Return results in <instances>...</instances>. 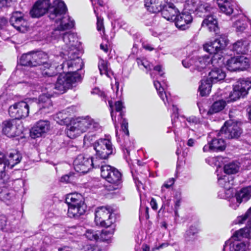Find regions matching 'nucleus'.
I'll use <instances>...</instances> for the list:
<instances>
[{"mask_svg": "<svg viewBox=\"0 0 251 251\" xmlns=\"http://www.w3.org/2000/svg\"><path fill=\"white\" fill-rule=\"evenodd\" d=\"M198 232V229L195 226H191L186 231L185 234V239L187 241L194 240L196 237V234Z\"/></svg>", "mask_w": 251, "mask_h": 251, "instance_id": "45", "label": "nucleus"}, {"mask_svg": "<svg viewBox=\"0 0 251 251\" xmlns=\"http://www.w3.org/2000/svg\"><path fill=\"white\" fill-rule=\"evenodd\" d=\"M234 222L236 224H243L246 222L247 225L245 227L236 231L230 241L225 243L223 251H226L229 249V251H246L247 245L241 240L243 238H247L249 236L251 228V207L244 214L237 217Z\"/></svg>", "mask_w": 251, "mask_h": 251, "instance_id": "2", "label": "nucleus"}, {"mask_svg": "<svg viewBox=\"0 0 251 251\" xmlns=\"http://www.w3.org/2000/svg\"><path fill=\"white\" fill-rule=\"evenodd\" d=\"M226 77V74L221 69L214 68L208 73V78L211 82L216 83L223 80Z\"/></svg>", "mask_w": 251, "mask_h": 251, "instance_id": "30", "label": "nucleus"}, {"mask_svg": "<svg viewBox=\"0 0 251 251\" xmlns=\"http://www.w3.org/2000/svg\"><path fill=\"white\" fill-rule=\"evenodd\" d=\"M197 8V9L196 10L195 13L200 17L205 16L204 15H203V14L210 11L212 9V7L210 6L209 4L207 3H202L201 1L200 4L198 5Z\"/></svg>", "mask_w": 251, "mask_h": 251, "instance_id": "43", "label": "nucleus"}, {"mask_svg": "<svg viewBox=\"0 0 251 251\" xmlns=\"http://www.w3.org/2000/svg\"><path fill=\"white\" fill-rule=\"evenodd\" d=\"M147 9L152 13L161 12L162 17L168 21H174L179 11L174 3L168 0H144Z\"/></svg>", "mask_w": 251, "mask_h": 251, "instance_id": "5", "label": "nucleus"}, {"mask_svg": "<svg viewBox=\"0 0 251 251\" xmlns=\"http://www.w3.org/2000/svg\"><path fill=\"white\" fill-rule=\"evenodd\" d=\"M114 233V230L104 229L101 232L99 230H95L92 229H87L85 233L86 237L91 241H97L100 235H101V237L105 240H108L109 238L111 237L112 235Z\"/></svg>", "mask_w": 251, "mask_h": 251, "instance_id": "24", "label": "nucleus"}, {"mask_svg": "<svg viewBox=\"0 0 251 251\" xmlns=\"http://www.w3.org/2000/svg\"><path fill=\"white\" fill-rule=\"evenodd\" d=\"M26 18L23 13L16 11L10 19V24L17 30L25 32L27 30L29 26Z\"/></svg>", "mask_w": 251, "mask_h": 251, "instance_id": "18", "label": "nucleus"}, {"mask_svg": "<svg viewBox=\"0 0 251 251\" xmlns=\"http://www.w3.org/2000/svg\"><path fill=\"white\" fill-rule=\"evenodd\" d=\"M101 130L99 123L89 116L79 118L67 126L66 133L70 138H75L82 133Z\"/></svg>", "mask_w": 251, "mask_h": 251, "instance_id": "3", "label": "nucleus"}, {"mask_svg": "<svg viewBox=\"0 0 251 251\" xmlns=\"http://www.w3.org/2000/svg\"><path fill=\"white\" fill-rule=\"evenodd\" d=\"M65 201L68 206L67 215L69 217L78 219L85 214L87 206L81 194L78 193L68 194Z\"/></svg>", "mask_w": 251, "mask_h": 251, "instance_id": "7", "label": "nucleus"}, {"mask_svg": "<svg viewBox=\"0 0 251 251\" xmlns=\"http://www.w3.org/2000/svg\"><path fill=\"white\" fill-rule=\"evenodd\" d=\"M196 142V140L193 138H190L187 141L186 145L188 147H192L195 145Z\"/></svg>", "mask_w": 251, "mask_h": 251, "instance_id": "63", "label": "nucleus"}, {"mask_svg": "<svg viewBox=\"0 0 251 251\" xmlns=\"http://www.w3.org/2000/svg\"><path fill=\"white\" fill-rule=\"evenodd\" d=\"M203 27H207L210 31H216L218 28L217 19L212 15L206 16L201 24Z\"/></svg>", "mask_w": 251, "mask_h": 251, "instance_id": "34", "label": "nucleus"}, {"mask_svg": "<svg viewBox=\"0 0 251 251\" xmlns=\"http://www.w3.org/2000/svg\"><path fill=\"white\" fill-rule=\"evenodd\" d=\"M239 71H243L249 68L250 66V59L244 55L236 56Z\"/></svg>", "mask_w": 251, "mask_h": 251, "instance_id": "39", "label": "nucleus"}, {"mask_svg": "<svg viewBox=\"0 0 251 251\" xmlns=\"http://www.w3.org/2000/svg\"><path fill=\"white\" fill-rule=\"evenodd\" d=\"M181 118V120H180V122L184 123V124L181 125L184 127L197 128H199L201 124V119L195 116H191L187 118L183 116Z\"/></svg>", "mask_w": 251, "mask_h": 251, "instance_id": "28", "label": "nucleus"}, {"mask_svg": "<svg viewBox=\"0 0 251 251\" xmlns=\"http://www.w3.org/2000/svg\"><path fill=\"white\" fill-rule=\"evenodd\" d=\"M217 4L220 10L227 15L233 12V4L230 0H217Z\"/></svg>", "mask_w": 251, "mask_h": 251, "instance_id": "32", "label": "nucleus"}, {"mask_svg": "<svg viewBox=\"0 0 251 251\" xmlns=\"http://www.w3.org/2000/svg\"><path fill=\"white\" fill-rule=\"evenodd\" d=\"M239 163L232 162L226 164L224 166V172L226 174H234L237 173L239 170Z\"/></svg>", "mask_w": 251, "mask_h": 251, "instance_id": "42", "label": "nucleus"}, {"mask_svg": "<svg viewBox=\"0 0 251 251\" xmlns=\"http://www.w3.org/2000/svg\"><path fill=\"white\" fill-rule=\"evenodd\" d=\"M64 30L63 29H59L57 26H55V28L51 33V37L52 39L56 40L59 39L61 35L64 34V33H62Z\"/></svg>", "mask_w": 251, "mask_h": 251, "instance_id": "51", "label": "nucleus"}, {"mask_svg": "<svg viewBox=\"0 0 251 251\" xmlns=\"http://www.w3.org/2000/svg\"><path fill=\"white\" fill-rule=\"evenodd\" d=\"M98 68L101 75H105L107 77H110L113 74L112 72L109 68L107 61L100 59L98 63Z\"/></svg>", "mask_w": 251, "mask_h": 251, "instance_id": "38", "label": "nucleus"}, {"mask_svg": "<svg viewBox=\"0 0 251 251\" xmlns=\"http://www.w3.org/2000/svg\"><path fill=\"white\" fill-rule=\"evenodd\" d=\"M96 151V156L100 159H107L113 153L114 148L110 140L108 138H100L93 145Z\"/></svg>", "mask_w": 251, "mask_h": 251, "instance_id": "11", "label": "nucleus"}, {"mask_svg": "<svg viewBox=\"0 0 251 251\" xmlns=\"http://www.w3.org/2000/svg\"><path fill=\"white\" fill-rule=\"evenodd\" d=\"M137 62L139 66H143L147 71L151 69V65L145 58H137Z\"/></svg>", "mask_w": 251, "mask_h": 251, "instance_id": "50", "label": "nucleus"}, {"mask_svg": "<svg viewBox=\"0 0 251 251\" xmlns=\"http://www.w3.org/2000/svg\"><path fill=\"white\" fill-rule=\"evenodd\" d=\"M33 57H31L29 52L23 54L20 59V62L23 66H30L31 61L30 59L32 58Z\"/></svg>", "mask_w": 251, "mask_h": 251, "instance_id": "47", "label": "nucleus"}, {"mask_svg": "<svg viewBox=\"0 0 251 251\" xmlns=\"http://www.w3.org/2000/svg\"><path fill=\"white\" fill-rule=\"evenodd\" d=\"M11 2V0H0V8L9 6Z\"/></svg>", "mask_w": 251, "mask_h": 251, "instance_id": "61", "label": "nucleus"}, {"mask_svg": "<svg viewBox=\"0 0 251 251\" xmlns=\"http://www.w3.org/2000/svg\"><path fill=\"white\" fill-rule=\"evenodd\" d=\"M236 197V201H239L241 203L243 202H246L251 197V187H247L242 188L235 194Z\"/></svg>", "mask_w": 251, "mask_h": 251, "instance_id": "31", "label": "nucleus"}, {"mask_svg": "<svg viewBox=\"0 0 251 251\" xmlns=\"http://www.w3.org/2000/svg\"><path fill=\"white\" fill-rule=\"evenodd\" d=\"M178 108L175 105H173V113L172 115V123L174 124L175 122H176L175 118H176L178 119Z\"/></svg>", "mask_w": 251, "mask_h": 251, "instance_id": "58", "label": "nucleus"}, {"mask_svg": "<svg viewBox=\"0 0 251 251\" xmlns=\"http://www.w3.org/2000/svg\"><path fill=\"white\" fill-rule=\"evenodd\" d=\"M242 131V129L236 122L232 120L225 122L218 133L219 136H222L228 139L238 138L240 137Z\"/></svg>", "mask_w": 251, "mask_h": 251, "instance_id": "16", "label": "nucleus"}, {"mask_svg": "<svg viewBox=\"0 0 251 251\" xmlns=\"http://www.w3.org/2000/svg\"><path fill=\"white\" fill-rule=\"evenodd\" d=\"M223 180H220L219 181V185L223 188H225L226 190H230L233 185V181L232 177L230 176V179H228L225 183H223Z\"/></svg>", "mask_w": 251, "mask_h": 251, "instance_id": "49", "label": "nucleus"}, {"mask_svg": "<svg viewBox=\"0 0 251 251\" xmlns=\"http://www.w3.org/2000/svg\"><path fill=\"white\" fill-rule=\"evenodd\" d=\"M109 104L111 108V116L112 120L115 125V128H116V113H119L118 117V122L123 119V117L124 115L123 109L125 108L123 102L121 100L117 101L115 102L114 105H112V102L111 101H109Z\"/></svg>", "mask_w": 251, "mask_h": 251, "instance_id": "25", "label": "nucleus"}, {"mask_svg": "<svg viewBox=\"0 0 251 251\" xmlns=\"http://www.w3.org/2000/svg\"><path fill=\"white\" fill-rule=\"evenodd\" d=\"M65 45L63 51L61 53L63 56H67L68 61H72L73 64L82 66V60L79 57L80 51L79 49L80 43L78 41L76 35L73 33L67 32L63 34L62 38Z\"/></svg>", "mask_w": 251, "mask_h": 251, "instance_id": "6", "label": "nucleus"}, {"mask_svg": "<svg viewBox=\"0 0 251 251\" xmlns=\"http://www.w3.org/2000/svg\"><path fill=\"white\" fill-rule=\"evenodd\" d=\"M200 3V0H186L184 4V10L195 13Z\"/></svg>", "mask_w": 251, "mask_h": 251, "instance_id": "41", "label": "nucleus"}, {"mask_svg": "<svg viewBox=\"0 0 251 251\" xmlns=\"http://www.w3.org/2000/svg\"><path fill=\"white\" fill-rule=\"evenodd\" d=\"M229 43V40L226 35H221L220 37L213 42L205 44L203 45V49L210 54H213L211 57L214 61L216 60L217 62L222 59L224 50Z\"/></svg>", "mask_w": 251, "mask_h": 251, "instance_id": "8", "label": "nucleus"}, {"mask_svg": "<svg viewBox=\"0 0 251 251\" xmlns=\"http://www.w3.org/2000/svg\"><path fill=\"white\" fill-rule=\"evenodd\" d=\"M29 105L25 101L15 103L9 107L10 116L16 119H21L26 117L29 114Z\"/></svg>", "mask_w": 251, "mask_h": 251, "instance_id": "17", "label": "nucleus"}, {"mask_svg": "<svg viewBox=\"0 0 251 251\" xmlns=\"http://www.w3.org/2000/svg\"><path fill=\"white\" fill-rule=\"evenodd\" d=\"M213 146L211 144V141H209L208 144L205 145L203 148V152L214 151Z\"/></svg>", "mask_w": 251, "mask_h": 251, "instance_id": "59", "label": "nucleus"}, {"mask_svg": "<svg viewBox=\"0 0 251 251\" xmlns=\"http://www.w3.org/2000/svg\"><path fill=\"white\" fill-rule=\"evenodd\" d=\"M150 204L153 209L156 210L157 209V202L154 199L152 198L151 199Z\"/></svg>", "mask_w": 251, "mask_h": 251, "instance_id": "62", "label": "nucleus"}, {"mask_svg": "<svg viewBox=\"0 0 251 251\" xmlns=\"http://www.w3.org/2000/svg\"><path fill=\"white\" fill-rule=\"evenodd\" d=\"M92 5L93 6L94 12L97 17V29L99 31H100L103 29V19L101 18L100 16H99V12L97 7H95L94 5L98 3L100 6H102L103 5V1L102 0H91Z\"/></svg>", "mask_w": 251, "mask_h": 251, "instance_id": "36", "label": "nucleus"}, {"mask_svg": "<svg viewBox=\"0 0 251 251\" xmlns=\"http://www.w3.org/2000/svg\"><path fill=\"white\" fill-rule=\"evenodd\" d=\"M22 158V156L18 151H13L9 154L8 158L6 159L7 162V168H12L21 162Z\"/></svg>", "mask_w": 251, "mask_h": 251, "instance_id": "33", "label": "nucleus"}, {"mask_svg": "<svg viewBox=\"0 0 251 251\" xmlns=\"http://www.w3.org/2000/svg\"><path fill=\"white\" fill-rule=\"evenodd\" d=\"M222 160V157L221 156H217L214 157H211L208 159V160L210 161L213 163H214L215 165L216 166H220V161Z\"/></svg>", "mask_w": 251, "mask_h": 251, "instance_id": "57", "label": "nucleus"}, {"mask_svg": "<svg viewBox=\"0 0 251 251\" xmlns=\"http://www.w3.org/2000/svg\"><path fill=\"white\" fill-rule=\"evenodd\" d=\"M247 18L243 15H241L239 18L233 24V26L236 29L237 32H242L247 27L248 25Z\"/></svg>", "mask_w": 251, "mask_h": 251, "instance_id": "35", "label": "nucleus"}, {"mask_svg": "<svg viewBox=\"0 0 251 251\" xmlns=\"http://www.w3.org/2000/svg\"><path fill=\"white\" fill-rule=\"evenodd\" d=\"M111 211V209L107 207L101 206L97 208L95 212V218L96 224L101 226H110L114 222Z\"/></svg>", "mask_w": 251, "mask_h": 251, "instance_id": "14", "label": "nucleus"}, {"mask_svg": "<svg viewBox=\"0 0 251 251\" xmlns=\"http://www.w3.org/2000/svg\"><path fill=\"white\" fill-rule=\"evenodd\" d=\"M7 168V162L4 157H0V180L5 176V170Z\"/></svg>", "mask_w": 251, "mask_h": 251, "instance_id": "46", "label": "nucleus"}, {"mask_svg": "<svg viewBox=\"0 0 251 251\" xmlns=\"http://www.w3.org/2000/svg\"><path fill=\"white\" fill-rule=\"evenodd\" d=\"M214 151H221L226 149V145L224 140L221 138H213L211 141Z\"/></svg>", "mask_w": 251, "mask_h": 251, "instance_id": "40", "label": "nucleus"}, {"mask_svg": "<svg viewBox=\"0 0 251 251\" xmlns=\"http://www.w3.org/2000/svg\"><path fill=\"white\" fill-rule=\"evenodd\" d=\"M82 228L79 226H73L71 227H68L66 229V232L70 234L78 235L80 233V230Z\"/></svg>", "mask_w": 251, "mask_h": 251, "instance_id": "48", "label": "nucleus"}, {"mask_svg": "<svg viewBox=\"0 0 251 251\" xmlns=\"http://www.w3.org/2000/svg\"><path fill=\"white\" fill-rule=\"evenodd\" d=\"M220 95L221 97V99L215 101L212 104L207 112V114L208 115H212L214 113H218L222 111L226 107L227 102L226 99L223 98L224 97L223 94L221 93Z\"/></svg>", "mask_w": 251, "mask_h": 251, "instance_id": "29", "label": "nucleus"}, {"mask_svg": "<svg viewBox=\"0 0 251 251\" xmlns=\"http://www.w3.org/2000/svg\"><path fill=\"white\" fill-rule=\"evenodd\" d=\"M33 55L37 56L34 58V63H36V66H41V74L43 76L51 77L56 75L55 70L58 66L55 63H51L47 61L48 58L47 53L43 51H33Z\"/></svg>", "mask_w": 251, "mask_h": 251, "instance_id": "10", "label": "nucleus"}, {"mask_svg": "<svg viewBox=\"0 0 251 251\" xmlns=\"http://www.w3.org/2000/svg\"><path fill=\"white\" fill-rule=\"evenodd\" d=\"M48 96L46 94H43L39 98L38 106L39 110L38 114H46L49 113L52 109V104L50 97L53 96V93L47 90Z\"/></svg>", "mask_w": 251, "mask_h": 251, "instance_id": "21", "label": "nucleus"}, {"mask_svg": "<svg viewBox=\"0 0 251 251\" xmlns=\"http://www.w3.org/2000/svg\"><path fill=\"white\" fill-rule=\"evenodd\" d=\"M195 57L193 58H187L183 60L182 63L183 66L186 68H189L191 65L194 66Z\"/></svg>", "mask_w": 251, "mask_h": 251, "instance_id": "53", "label": "nucleus"}, {"mask_svg": "<svg viewBox=\"0 0 251 251\" xmlns=\"http://www.w3.org/2000/svg\"><path fill=\"white\" fill-rule=\"evenodd\" d=\"M74 167L75 171L79 173H87L92 168L90 157L83 154L78 155L74 161Z\"/></svg>", "mask_w": 251, "mask_h": 251, "instance_id": "20", "label": "nucleus"}, {"mask_svg": "<svg viewBox=\"0 0 251 251\" xmlns=\"http://www.w3.org/2000/svg\"><path fill=\"white\" fill-rule=\"evenodd\" d=\"M63 70L67 71V74H60L57 77V80L54 84H49L46 87L48 91L50 92L52 89L55 90L52 93L63 94L70 89L75 82L80 81L81 75L76 72L82 68V66L73 64L72 61H66L62 64Z\"/></svg>", "mask_w": 251, "mask_h": 251, "instance_id": "1", "label": "nucleus"}, {"mask_svg": "<svg viewBox=\"0 0 251 251\" xmlns=\"http://www.w3.org/2000/svg\"><path fill=\"white\" fill-rule=\"evenodd\" d=\"M210 63H215V61L208 55L195 57L194 67L198 71L201 72Z\"/></svg>", "mask_w": 251, "mask_h": 251, "instance_id": "27", "label": "nucleus"}, {"mask_svg": "<svg viewBox=\"0 0 251 251\" xmlns=\"http://www.w3.org/2000/svg\"><path fill=\"white\" fill-rule=\"evenodd\" d=\"M50 128V122L47 120H40L32 128L31 134L33 138L41 136L43 134L47 132Z\"/></svg>", "mask_w": 251, "mask_h": 251, "instance_id": "26", "label": "nucleus"}, {"mask_svg": "<svg viewBox=\"0 0 251 251\" xmlns=\"http://www.w3.org/2000/svg\"><path fill=\"white\" fill-rule=\"evenodd\" d=\"M121 128L122 130L125 132V133L128 135L129 132L128 130V123L126 121V120L125 119L123 120L122 125H121Z\"/></svg>", "mask_w": 251, "mask_h": 251, "instance_id": "56", "label": "nucleus"}, {"mask_svg": "<svg viewBox=\"0 0 251 251\" xmlns=\"http://www.w3.org/2000/svg\"><path fill=\"white\" fill-rule=\"evenodd\" d=\"M251 88V81L248 80H241L234 86L233 91L230 92L229 97L224 96L227 102L235 101L241 97L248 94V91Z\"/></svg>", "mask_w": 251, "mask_h": 251, "instance_id": "12", "label": "nucleus"}, {"mask_svg": "<svg viewBox=\"0 0 251 251\" xmlns=\"http://www.w3.org/2000/svg\"><path fill=\"white\" fill-rule=\"evenodd\" d=\"M154 70L158 73V75L160 76V78H157V80L154 81V86L159 97L164 101L165 104H166V102H170L171 98L170 93H168L166 91L167 87L166 82L165 80L162 79V77H164V72L162 70V67L160 65L155 66Z\"/></svg>", "mask_w": 251, "mask_h": 251, "instance_id": "13", "label": "nucleus"}, {"mask_svg": "<svg viewBox=\"0 0 251 251\" xmlns=\"http://www.w3.org/2000/svg\"><path fill=\"white\" fill-rule=\"evenodd\" d=\"M67 7L64 2L60 0H55L50 9L49 17L54 20L55 26L63 30L69 29L74 26V21L66 15Z\"/></svg>", "mask_w": 251, "mask_h": 251, "instance_id": "4", "label": "nucleus"}, {"mask_svg": "<svg viewBox=\"0 0 251 251\" xmlns=\"http://www.w3.org/2000/svg\"><path fill=\"white\" fill-rule=\"evenodd\" d=\"M175 180L173 178H170L167 181L164 182L163 185L161 188L162 192L164 191V188H170L174 183Z\"/></svg>", "mask_w": 251, "mask_h": 251, "instance_id": "54", "label": "nucleus"}, {"mask_svg": "<svg viewBox=\"0 0 251 251\" xmlns=\"http://www.w3.org/2000/svg\"><path fill=\"white\" fill-rule=\"evenodd\" d=\"M229 207L234 210L236 209L241 204L239 201H236V197L235 195L229 199Z\"/></svg>", "mask_w": 251, "mask_h": 251, "instance_id": "52", "label": "nucleus"}, {"mask_svg": "<svg viewBox=\"0 0 251 251\" xmlns=\"http://www.w3.org/2000/svg\"><path fill=\"white\" fill-rule=\"evenodd\" d=\"M101 176L111 184L107 189L109 191L117 189L122 183V175L116 168L110 165L101 166Z\"/></svg>", "mask_w": 251, "mask_h": 251, "instance_id": "9", "label": "nucleus"}, {"mask_svg": "<svg viewBox=\"0 0 251 251\" xmlns=\"http://www.w3.org/2000/svg\"><path fill=\"white\" fill-rule=\"evenodd\" d=\"M85 251H100V250L97 246L87 245L85 247Z\"/></svg>", "mask_w": 251, "mask_h": 251, "instance_id": "60", "label": "nucleus"}, {"mask_svg": "<svg viewBox=\"0 0 251 251\" xmlns=\"http://www.w3.org/2000/svg\"><path fill=\"white\" fill-rule=\"evenodd\" d=\"M230 50L237 54H247L251 57V42L247 39H241L233 43Z\"/></svg>", "mask_w": 251, "mask_h": 251, "instance_id": "22", "label": "nucleus"}, {"mask_svg": "<svg viewBox=\"0 0 251 251\" xmlns=\"http://www.w3.org/2000/svg\"><path fill=\"white\" fill-rule=\"evenodd\" d=\"M226 68L230 71H239L236 56L228 59L226 61Z\"/></svg>", "mask_w": 251, "mask_h": 251, "instance_id": "44", "label": "nucleus"}, {"mask_svg": "<svg viewBox=\"0 0 251 251\" xmlns=\"http://www.w3.org/2000/svg\"><path fill=\"white\" fill-rule=\"evenodd\" d=\"M1 131L7 137L13 138L20 136L23 132V128L16 120H7L2 122Z\"/></svg>", "mask_w": 251, "mask_h": 251, "instance_id": "15", "label": "nucleus"}, {"mask_svg": "<svg viewBox=\"0 0 251 251\" xmlns=\"http://www.w3.org/2000/svg\"><path fill=\"white\" fill-rule=\"evenodd\" d=\"M98 157L96 156V159H93L92 157H90L91 161H92V168H101V166L103 165L102 164V162H100V160L98 159Z\"/></svg>", "mask_w": 251, "mask_h": 251, "instance_id": "55", "label": "nucleus"}, {"mask_svg": "<svg viewBox=\"0 0 251 251\" xmlns=\"http://www.w3.org/2000/svg\"><path fill=\"white\" fill-rule=\"evenodd\" d=\"M229 179H230V176H226V175H225L223 176L218 177V183L219 184V181L220 180H223L224 181L223 183H225L226 182V181L228 180Z\"/></svg>", "mask_w": 251, "mask_h": 251, "instance_id": "64", "label": "nucleus"}, {"mask_svg": "<svg viewBox=\"0 0 251 251\" xmlns=\"http://www.w3.org/2000/svg\"><path fill=\"white\" fill-rule=\"evenodd\" d=\"M212 83L207 78L201 80V85L199 86V91L201 96L208 95L211 91Z\"/></svg>", "mask_w": 251, "mask_h": 251, "instance_id": "37", "label": "nucleus"}, {"mask_svg": "<svg viewBox=\"0 0 251 251\" xmlns=\"http://www.w3.org/2000/svg\"><path fill=\"white\" fill-rule=\"evenodd\" d=\"M175 25L180 30H186L189 27L192 22L193 18L189 12L183 10L181 13L176 17Z\"/></svg>", "mask_w": 251, "mask_h": 251, "instance_id": "23", "label": "nucleus"}, {"mask_svg": "<svg viewBox=\"0 0 251 251\" xmlns=\"http://www.w3.org/2000/svg\"><path fill=\"white\" fill-rule=\"evenodd\" d=\"M52 6L50 0H38L33 5L30 14L33 18H39L48 11L50 15V9Z\"/></svg>", "mask_w": 251, "mask_h": 251, "instance_id": "19", "label": "nucleus"}]
</instances>
